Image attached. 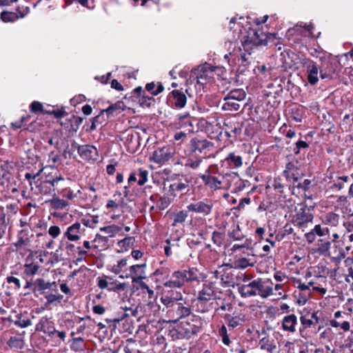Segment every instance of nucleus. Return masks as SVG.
<instances>
[{"mask_svg":"<svg viewBox=\"0 0 353 353\" xmlns=\"http://www.w3.org/2000/svg\"><path fill=\"white\" fill-rule=\"evenodd\" d=\"M49 203L53 208L57 210H63L69 205V203L67 201L55 196L49 201Z\"/></svg>","mask_w":353,"mask_h":353,"instance_id":"30","label":"nucleus"},{"mask_svg":"<svg viewBox=\"0 0 353 353\" xmlns=\"http://www.w3.org/2000/svg\"><path fill=\"white\" fill-rule=\"evenodd\" d=\"M297 324V318L296 316L292 314L288 316H285L282 322V327L283 330L289 332H294L296 331L295 327Z\"/></svg>","mask_w":353,"mask_h":353,"instance_id":"23","label":"nucleus"},{"mask_svg":"<svg viewBox=\"0 0 353 353\" xmlns=\"http://www.w3.org/2000/svg\"><path fill=\"white\" fill-rule=\"evenodd\" d=\"M319 68L316 63L313 61H310L307 65V81L308 83L314 85L319 81L318 73Z\"/></svg>","mask_w":353,"mask_h":353,"instance_id":"19","label":"nucleus"},{"mask_svg":"<svg viewBox=\"0 0 353 353\" xmlns=\"http://www.w3.org/2000/svg\"><path fill=\"white\" fill-rule=\"evenodd\" d=\"M14 324L20 327H27L31 325V321L30 319H19L14 321Z\"/></svg>","mask_w":353,"mask_h":353,"instance_id":"60","label":"nucleus"},{"mask_svg":"<svg viewBox=\"0 0 353 353\" xmlns=\"http://www.w3.org/2000/svg\"><path fill=\"white\" fill-rule=\"evenodd\" d=\"M187 318L188 319L185 322H181L178 338L190 339L199 332L203 326L204 321L199 316L192 314Z\"/></svg>","mask_w":353,"mask_h":353,"instance_id":"3","label":"nucleus"},{"mask_svg":"<svg viewBox=\"0 0 353 353\" xmlns=\"http://www.w3.org/2000/svg\"><path fill=\"white\" fill-rule=\"evenodd\" d=\"M213 208V203L210 199H203L190 203L187 206L189 212L200 214L203 216H208L211 214Z\"/></svg>","mask_w":353,"mask_h":353,"instance_id":"7","label":"nucleus"},{"mask_svg":"<svg viewBox=\"0 0 353 353\" xmlns=\"http://www.w3.org/2000/svg\"><path fill=\"white\" fill-rule=\"evenodd\" d=\"M214 295V291L211 288L204 287L199 294L198 301L202 303L203 301L211 300Z\"/></svg>","mask_w":353,"mask_h":353,"instance_id":"27","label":"nucleus"},{"mask_svg":"<svg viewBox=\"0 0 353 353\" xmlns=\"http://www.w3.org/2000/svg\"><path fill=\"white\" fill-rule=\"evenodd\" d=\"M312 230L314 231V234H316L320 236H324L325 232H327V228H321L320 225H316Z\"/></svg>","mask_w":353,"mask_h":353,"instance_id":"62","label":"nucleus"},{"mask_svg":"<svg viewBox=\"0 0 353 353\" xmlns=\"http://www.w3.org/2000/svg\"><path fill=\"white\" fill-rule=\"evenodd\" d=\"M210 66L208 65H201L197 69L192 71L193 74L195 76L196 83L199 84H205L208 77V72Z\"/></svg>","mask_w":353,"mask_h":353,"instance_id":"20","label":"nucleus"},{"mask_svg":"<svg viewBox=\"0 0 353 353\" xmlns=\"http://www.w3.org/2000/svg\"><path fill=\"white\" fill-rule=\"evenodd\" d=\"M213 143L206 139L194 137L190 141L188 155L191 157L205 159L208 152L212 148Z\"/></svg>","mask_w":353,"mask_h":353,"instance_id":"4","label":"nucleus"},{"mask_svg":"<svg viewBox=\"0 0 353 353\" xmlns=\"http://www.w3.org/2000/svg\"><path fill=\"white\" fill-rule=\"evenodd\" d=\"M308 147L309 145L305 141L299 140L296 143L293 151L295 154H298L302 149H305Z\"/></svg>","mask_w":353,"mask_h":353,"instance_id":"48","label":"nucleus"},{"mask_svg":"<svg viewBox=\"0 0 353 353\" xmlns=\"http://www.w3.org/2000/svg\"><path fill=\"white\" fill-rule=\"evenodd\" d=\"M214 274L216 278L220 279L227 286H234V271L228 264L221 266L219 270L215 271Z\"/></svg>","mask_w":353,"mask_h":353,"instance_id":"9","label":"nucleus"},{"mask_svg":"<svg viewBox=\"0 0 353 353\" xmlns=\"http://www.w3.org/2000/svg\"><path fill=\"white\" fill-rule=\"evenodd\" d=\"M268 36L263 32L255 31L253 32L252 34L248 35L244 40L242 41V45L244 50H246L250 45L254 46H265L268 43Z\"/></svg>","mask_w":353,"mask_h":353,"instance_id":"8","label":"nucleus"},{"mask_svg":"<svg viewBox=\"0 0 353 353\" xmlns=\"http://www.w3.org/2000/svg\"><path fill=\"white\" fill-rule=\"evenodd\" d=\"M117 110H120L119 103H116L114 105L109 106L107 109L102 110L101 114L105 112L107 114V116L109 117L110 115H113L114 112L116 111Z\"/></svg>","mask_w":353,"mask_h":353,"instance_id":"55","label":"nucleus"},{"mask_svg":"<svg viewBox=\"0 0 353 353\" xmlns=\"http://www.w3.org/2000/svg\"><path fill=\"white\" fill-rule=\"evenodd\" d=\"M312 181L309 179H305L302 183H298L295 186L298 188L302 189L306 192L310 189Z\"/></svg>","mask_w":353,"mask_h":353,"instance_id":"52","label":"nucleus"},{"mask_svg":"<svg viewBox=\"0 0 353 353\" xmlns=\"http://www.w3.org/2000/svg\"><path fill=\"white\" fill-rule=\"evenodd\" d=\"M6 281L8 283H13L14 285V289L19 290L21 288V283L19 279L10 276L6 278Z\"/></svg>","mask_w":353,"mask_h":353,"instance_id":"58","label":"nucleus"},{"mask_svg":"<svg viewBox=\"0 0 353 353\" xmlns=\"http://www.w3.org/2000/svg\"><path fill=\"white\" fill-rule=\"evenodd\" d=\"M46 290L57 292L58 287L55 281H46L43 278H39L34 281V289L32 292L35 296L45 295Z\"/></svg>","mask_w":353,"mask_h":353,"instance_id":"6","label":"nucleus"},{"mask_svg":"<svg viewBox=\"0 0 353 353\" xmlns=\"http://www.w3.org/2000/svg\"><path fill=\"white\" fill-rule=\"evenodd\" d=\"M243 123L235 118L226 119L223 122V130L232 132L235 136L241 133Z\"/></svg>","mask_w":353,"mask_h":353,"instance_id":"14","label":"nucleus"},{"mask_svg":"<svg viewBox=\"0 0 353 353\" xmlns=\"http://www.w3.org/2000/svg\"><path fill=\"white\" fill-rule=\"evenodd\" d=\"M252 241L251 239H245L244 242L241 244H234L232 248V251L234 252L237 250H240L242 248H246V249H252Z\"/></svg>","mask_w":353,"mask_h":353,"instance_id":"42","label":"nucleus"},{"mask_svg":"<svg viewBox=\"0 0 353 353\" xmlns=\"http://www.w3.org/2000/svg\"><path fill=\"white\" fill-rule=\"evenodd\" d=\"M198 271L195 268H188L174 271L170 276L169 279L163 283L165 288H181L185 283L197 281Z\"/></svg>","mask_w":353,"mask_h":353,"instance_id":"2","label":"nucleus"},{"mask_svg":"<svg viewBox=\"0 0 353 353\" xmlns=\"http://www.w3.org/2000/svg\"><path fill=\"white\" fill-rule=\"evenodd\" d=\"M63 180H64V179L61 176H56L52 179H46L45 181L49 185V187H51L52 188L55 189V188H57L58 186L59 183Z\"/></svg>","mask_w":353,"mask_h":353,"instance_id":"49","label":"nucleus"},{"mask_svg":"<svg viewBox=\"0 0 353 353\" xmlns=\"http://www.w3.org/2000/svg\"><path fill=\"white\" fill-rule=\"evenodd\" d=\"M145 267L146 263L133 265L130 267L129 270L132 283H137L146 278Z\"/></svg>","mask_w":353,"mask_h":353,"instance_id":"12","label":"nucleus"},{"mask_svg":"<svg viewBox=\"0 0 353 353\" xmlns=\"http://www.w3.org/2000/svg\"><path fill=\"white\" fill-rule=\"evenodd\" d=\"M128 264V259H122L118 261L117 265H114L112 268V272L115 274H119L121 272L122 269L125 267Z\"/></svg>","mask_w":353,"mask_h":353,"instance_id":"44","label":"nucleus"},{"mask_svg":"<svg viewBox=\"0 0 353 353\" xmlns=\"http://www.w3.org/2000/svg\"><path fill=\"white\" fill-rule=\"evenodd\" d=\"M48 233L53 238H56L60 234L61 230L58 226L52 225L49 228Z\"/></svg>","mask_w":353,"mask_h":353,"instance_id":"59","label":"nucleus"},{"mask_svg":"<svg viewBox=\"0 0 353 353\" xmlns=\"http://www.w3.org/2000/svg\"><path fill=\"white\" fill-rule=\"evenodd\" d=\"M339 216L334 213H328L325 216V221L332 225H336L338 223Z\"/></svg>","mask_w":353,"mask_h":353,"instance_id":"50","label":"nucleus"},{"mask_svg":"<svg viewBox=\"0 0 353 353\" xmlns=\"http://www.w3.org/2000/svg\"><path fill=\"white\" fill-rule=\"evenodd\" d=\"M137 176L138 178V184L139 185H143L148 181V171L143 170V168H140L137 172Z\"/></svg>","mask_w":353,"mask_h":353,"instance_id":"37","label":"nucleus"},{"mask_svg":"<svg viewBox=\"0 0 353 353\" xmlns=\"http://www.w3.org/2000/svg\"><path fill=\"white\" fill-rule=\"evenodd\" d=\"M246 94L243 89H234L230 91L225 96V99H232L237 101H243Z\"/></svg>","mask_w":353,"mask_h":353,"instance_id":"25","label":"nucleus"},{"mask_svg":"<svg viewBox=\"0 0 353 353\" xmlns=\"http://www.w3.org/2000/svg\"><path fill=\"white\" fill-rule=\"evenodd\" d=\"M34 237L33 231L30 228H26L18 232V241L14 243L17 248H25L30 245Z\"/></svg>","mask_w":353,"mask_h":353,"instance_id":"10","label":"nucleus"},{"mask_svg":"<svg viewBox=\"0 0 353 353\" xmlns=\"http://www.w3.org/2000/svg\"><path fill=\"white\" fill-rule=\"evenodd\" d=\"M128 345L124 347V353H135L136 349L134 348V345H136L135 341L132 339L127 340Z\"/></svg>","mask_w":353,"mask_h":353,"instance_id":"51","label":"nucleus"},{"mask_svg":"<svg viewBox=\"0 0 353 353\" xmlns=\"http://www.w3.org/2000/svg\"><path fill=\"white\" fill-rule=\"evenodd\" d=\"M313 218L314 216L311 213L310 209L304 205L296 211V214L294 216L293 221L294 225L304 231V228H307L309 223H312Z\"/></svg>","mask_w":353,"mask_h":353,"instance_id":"5","label":"nucleus"},{"mask_svg":"<svg viewBox=\"0 0 353 353\" xmlns=\"http://www.w3.org/2000/svg\"><path fill=\"white\" fill-rule=\"evenodd\" d=\"M172 156L171 150L169 148L163 147L156 150L152 154V160L159 164L168 161Z\"/></svg>","mask_w":353,"mask_h":353,"instance_id":"13","label":"nucleus"},{"mask_svg":"<svg viewBox=\"0 0 353 353\" xmlns=\"http://www.w3.org/2000/svg\"><path fill=\"white\" fill-rule=\"evenodd\" d=\"M30 12V9L27 6H19L17 8V14L19 16V18H23L25 16H26Z\"/></svg>","mask_w":353,"mask_h":353,"instance_id":"57","label":"nucleus"},{"mask_svg":"<svg viewBox=\"0 0 353 353\" xmlns=\"http://www.w3.org/2000/svg\"><path fill=\"white\" fill-rule=\"evenodd\" d=\"M24 273L27 276L34 275L39 269V266L34 263L25 265Z\"/></svg>","mask_w":353,"mask_h":353,"instance_id":"39","label":"nucleus"},{"mask_svg":"<svg viewBox=\"0 0 353 353\" xmlns=\"http://www.w3.org/2000/svg\"><path fill=\"white\" fill-rule=\"evenodd\" d=\"M234 265L236 268L244 269L249 266H253L254 263L250 262V259L245 257L239 258L236 259L234 262Z\"/></svg>","mask_w":353,"mask_h":353,"instance_id":"31","label":"nucleus"},{"mask_svg":"<svg viewBox=\"0 0 353 353\" xmlns=\"http://www.w3.org/2000/svg\"><path fill=\"white\" fill-rule=\"evenodd\" d=\"M171 203L172 200L170 197L163 196H160L158 202L157 203V205L160 210H165L170 205Z\"/></svg>","mask_w":353,"mask_h":353,"instance_id":"41","label":"nucleus"},{"mask_svg":"<svg viewBox=\"0 0 353 353\" xmlns=\"http://www.w3.org/2000/svg\"><path fill=\"white\" fill-rule=\"evenodd\" d=\"M81 228V225L79 223H74L68 228L66 232L64 233V236H66L69 241H78L80 238L79 234Z\"/></svg>","mask_w":353,"mask_h":353,"instance_id":"22","label":"nucleus"},{"mask_svg":"<svg viewBox=\"0 0 353 353\" xmlns=\"http://www.w3.org/2000/svg\"><path fill=\"white\" fill-rule=\"evenodd\" d=\"M139 306L137 305L134 308H127L125 307V313H123L122 314V316H121V319L127 317V316H137L138 315V312H139Z\"/></svg>","mask_w":353,"mask_h":353,"instance_id":"46","label":"nucleus"},{"mask_svg":"<svg viewBox=\"0 0 353 353\" xmlns=\"http://www.w3.org/2000/svg\"><path fill=\"white\" fill-rule=\"evenodd\" d=\"M228 324L229 327L234 328L240 324V319L238 316L231 317L229 315L227 316Z\"/></svg>","mask_w":353,"mask_h":353,"instance_id":"53","label":"nucleus"},{"mask_svg":"<svg viewBox=\"0 0 353 353\" xmlns=\"http://www.w3.org/2000/svg\"><path fill=\"white\" fill-rule=\"evenodd\" d=\"M101 231L105 232L108 234L109 237H114L117 234L121 228L115 225H108L103 228H101Z\"/></svg>","mask_w":353,"mask_h":353,"instance_id":"33","label":"nucleus"},{"mask_svg":"<svg viewBox=\"0 0 353 353\" xmlns=\"http://www.w3.org/2000/svg\"><path fill=\"white\" fill-rule=\"evenodd\" d=\"M43 110V105L39 101H33L30 105V111L33 113H37L39 112H42Z\"/></svg>","mask_w":353,"mask_h":353,"instance_id":"56","label":"nucleus"},{"mask_svg":"<svg viewBox=\"0 0 353 353\" xmlns=\"http://www.w3.org/2000/svg\"><path fill=\"white\" fill-rule=\"evenodd\" d=\"M161 301L166 308V314L170 322L176 323L192 315L191 305L181 292H172L169 296H162Z\"/></svg>","mask_w":353,"mask_h":353,"instance_id":"1","label":"nucleus"},{"mask_svg":"<svg viewBox=\"0 0 353 353\" xmlns=\"http://www.w3.org/2000/svg\"><path fill=\"white\" fill-rule=\"evenodd\" d=\"M39 188V192L43 194H53L55 196L54 188H52L49 187V185L46 183V181L41 182L40 185L38 186Z\"/></svg>","mask_w":353,"mask_h":353,"instance_id":"34","label":"nucleus"},{"mask_svg":"<svg viewBox=\"0 0 353 353\" xmlns=\"http://www.w3.org/2000/svg\"><path fill=\"white\" fill-rule=\"evenodd\" d=\"M209 169L205 170V173L199 175L204 185L212 190H217L221 188L222 181L217 177L212 176Z\"/></svg>","mask_w":353,"mask_h":353,"instance_id":"11","label":"nucleus"},{"mask_svg":"<svg viewBox=\"0 0 353 353\" xmlns=\"http://www.w3.org/2000/svg\"><path fill=\"white\" fill-rule=\"evenodd\" d=\"M255 285L256 280H254L248 284L239 286L238 291L242 297H250L256 296Z\"/></svg>","mask_w":353,"mask_h":353,"instance_id":"24","label":"nucleus"},{"mask_svg":"<svg viewBox=\"0 0 353 353\" xmlns=\"http://www.w3.org/2000/svg\"><path fill=\"white\" fill-rule=\"evenodd\" d=\"M77 249L78 250L79 257L76 259L75 263L78 264L84 260V256L87 254V251L82 250L81 247H77Z\"/></svg>","mask_w":353,"mask_h":353,"instance_id":"63","label":"nucleus"},{"mask_svg":"<svg viewBox=\"0 0 353 353\" xmlns=\"http://www.w3.org/2000/svg\"><path fill=\"white\" fill-rule=\"evenodd\" d=\"M190 190V181L185 179L183 182H175L170 185L169 193L174 196H176V192H181L182 194H187Z\"/></svg>","mask_w":353,"mask_h":353,"instance_id":"18","label":"nucleus"},{"mask_svg":"<svg viewBox=\"0 0 353 353\" xmlns=\"http://www.w3.org/2000/svg\"><path fill=\"white\" fill-rule=\"evenodd\" d=\"M137 285L134 286L137 290H139L142 294H147L149 299H155L154 291L150 288L146 283L143 282V280L137 283Z\"/></svg>","mask_w":353,"mask_h":353,"instance_id":"26","label":"nucleus"},{"mask_svg":"<svg viewBox=\"0 0 353 353\" xmlns=\"http://www.w3.org/2000/svg\"><path fill=\"white\" fill-rule=\"evenodd\" d=\"M291 166H292L291 163L287 165L288 170H285L283 172V174L287 179V180H288L289 181H292L293 184L295 185V183L298 182L300 178L297 176H295L294 173L292 172V171L290 170Z\"/></svg>","mask_w":353,"mask_h":353,"instance_id":"35","label":"nucleus"},{"mask_svg":"<svg viewBox=\"0 0 353 353\" xmlns=\"http://www.w3.org/2000/svg\"><path fill=\"white\" fill-rule=\"evenodd\" d=\"M1 19L3 22H14L19 19L17 13L12 12L3 11L1 13Z\"/></svg>","mask_w":353,"mask_h":353,"instance_id":"32","label":"nucleus"},{"mask_svg":"<svg viewBox=\"0 0 353 353\" xmlns=\"http://www.w3.org/2000/svg\"><path fill=\"white\" fill-rule=\"evenodd\" d=\"M256 296L259 295L261 297L265 298L273 294V289L272 287L266 285L265 282L261 279L256 280L255 285Z\"/></svg>","mask_w":353,"mask_h":353,"instance_id":"21","label":"nucleus"},{"mask_svg":"<svg viewBox=\"0 0 353 353\" xmlns=\"http://www.w3.org/2000/svg\"><path fill=\"white\" fill-rule=\"evenodd\" d=\"M202 158H197V157H188V159L187 160L185 166L191 168L192 169H196L198 168L201 163L202 162Z\"/></svg>","mask_w":353,"mask_h":353,"instance_id":"36","label":"nucleus"},{"mask_svg":"<svg viewBox=\"0 0 353 353\" xmlns=\"http://www.w3.org/2000/svg\"><path fill=\"white\" fill-rule=\"evenodd\" d=\"M83 120V118L73 115L70 119V121L72 123V124H71L72 129L75 132L77 131L79 125L82 123Z\"/></svg>","mask_w":353,"mask_h":353,"instance_id":"45","label":"nucleus"},{"mask_svg":"<svg viewBox=\"0 0 353 353\" xmlns=\"http://www.w3.org/2000/svg\"><path fill=\"white\" fill-rule=\"evenodd\" d=\"M344 225L348 230L353 229V213L347 216L346 221L344 222Z\"/></svg>","mask_w":353,"mask_h":353,"instance_id":"64","label":"nucleus"},{"mask_svg":"<svg viewBox=\"0 0 353 353\" xmlns=\"http://www.w3.org/2000/svg\"><path fill=\"white\" fill-rule=\"evenodd\" d=\"M79 154L84 159L87 160H97L98 157V152L97 148L90 145H81L79 148Z\"/></svg>","mask_w":353,"mask_h":353,"instance_id":"15","label":"nucleus"},{"mask_svg":"<svg viewBox=\"0 0 353 353\" xmlns=\"http://www.w3.org/2000/svg\"><path fill=\"white\" fill-rule=\"evenodd\" d=\"M223 234L221 232L214 231L212 234V241L214 244L221 247L223 243Z\"/></svg>","mask_w":353,"mask_h":353,"instance_id":"43","label":"nucleus"},{"mask_svg":"<svg viewBox=\"0 0 353 353\" xmlns=\"http://www.w3.org/2000/svg\"><path fill=\"white\" fill-rule=\"evenodd\" d=\"M259 345L261 349L266 350L268 352H271L273 348H275V346H272L271 344L269 343V339L268 338L266 337H263L262 339L260 340Z\"/></svg>","mask_w":353,"mask_h":353,"instance_id":"47","label":"nucleus"},{"mask_svg":"<svg viewBox=\"0 0 353 353\" xmlns=\"http://www.w3.org/2000/svg\"><path fill=\"white\" fill-rule=\"evenodd\" d=\"M154 274L155 276H159V275H161V276H163L166 280L169 279V271L167 268H159L157 270H155Z\"/></svg>","mask_w":353,"mask_h":353,"instance_id":"61","label":"nucleus"},{"mask_svg":"<svg viewBox=\"0 0 353 353\" xmlns=\"http://www.w3.org/2000/svg\"><path fill=\"white\" fill-rule=\"evenodd\" d=\"M223 101L225 102L222 105V110L225 111H237L239 110L240 104L237 102V101L225 99V97L223 98Z\"/></svg>","mask_w":353,"mask_h":353,"instance_id":"29","label":"nucleus"},{"mask_svg":"<svg viewBox=\"0 0 353 353\" xmlns=\"http://www.w3.org/2000/svg\"><path fill=\"white\" fill-rule=\"evenodd\" d=\"M225 161L228 162L230 166H233L236 168L241 167L243 164L241 157L236 155L233 152H231L228 155Z\"/></svg>","mask_w":353,"mask_h":353,"instance_id":"28","label":"nucleus"},{"mask_svg":"<svg viewBox=\"0 0 353 353\" xmlns=\"http://www.w3.org/2000/svg\"><path fill=\"white\" fill-rule=\"evenodd\" d=\"M170 94L172 97V99H170L172 105L178 109H181L185 107L187 98L183 92L179 90H174L171 92Z\"/></svg>","mask_w":353,"mask_h":353,"instance_id":"17","label":"nucleus"},{"mask_svg":"<svg viewBox=\"0 0 353 353\" xmlns=\"http://www.w3.org/2000/svg\"><path fill=\"white\" fill-rule=\"evenodd\" d=\"M229 237L234 241H242L245 236L241 232L239 226L238 225L236 229H234L232 231L228 233Z\"/></svg>","mask_w":353,"mask_h":353,"instance_id":"40","label":"nucleus"},{"mask_svg":"<svg viewBox=\"0 0 353 353\" xmlns=\"http://www.w3.org/2000/svg\"><path fill=\"white\" fill-rule=\"evenodd\" d=\"M36 330L41 331L45 334L52 336L57 332L53 323L47 317H42L36 325Z\"/></svg>","mask_w":353,"mask_h":353,"instance_id":"16","label":"nucleus"},{"mask_svg":"<svg viewBox=\"0 0 353 353\" xmlns=\"http://www.w3.org/2000/svg\"><path fill=\"white\" fill-rule=\"evenodd\" d=\"M188 217L187 212L184 210L179 211L174 215L172 225H176L178 223H183Z\"/></svg>","mask_w":353,"mask_h":353,"instance_id":"38","label":"nucleus"},{"mask_svg":"<svg viewBox=\"0 0 353 353\" xmlns=\"http://www.w3.org/2000/svg\"><path fill=\"white\" fill-rule=\"evenodd\" d=\"M134 238L132 236L125 237L123 239L119 241L118 245L120 247H130L132 245Z\"/></svg>","mask_w":353,"mask_h":353,"instance_id":"54","label":"nucleus"}]
</instances>
